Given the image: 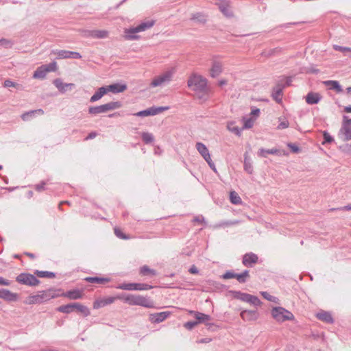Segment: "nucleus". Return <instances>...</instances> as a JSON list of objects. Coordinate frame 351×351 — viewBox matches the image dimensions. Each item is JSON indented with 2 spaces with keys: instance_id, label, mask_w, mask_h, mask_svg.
Returning a JSON list of instances; mask_svg holds the SVG:
<instances>
[{
  "instance_id": "obj_1",
  "label": "nucleus",
  "mask_w": 351,
  "mask_h": 351,
  "mask_svg": "<svg viewBox=\"0 0 351 351\" xmlns=\"http://www.w3.org/2000/svg\"><path fill=\"white\" fill-rule=\"evenodd\" d=\"M188 86L194 92L196 97L202 101L208 99L210 89L207 84V80L200 75L193 74L188 80Z\"/></svg>"
},
{
  "instance_id": "obj_2",
  "label": "nucleus",
  "mask_w": 351,
  "mask_h": 351,
  "mask_svg": "<svg viewBox=\"0 0 351 351\" xmlns=\"http://www.w3.org/2000/svg\"><path fill=\"white\" fill-rule=\"evenodd\" d=\"M118 299L123 300L130 305H138L145 308H154V302L148 297L140 295L128 294L117 296Z\"/></svg>"
},
{
  "instance_id": "obj_3",
  "label": "nucleus",
  "mask_w": 351,
  "mask_h": 351,
  "mask_svg": "<svg viewBox=\"0 0 351 351\" xmlns=\"http://www.w3.org/2000/svg\"><path fill=\"white\" fill-rule=\"evenodd\" d=\"M154 23L155 21L149 20L141 23L136 27L125 28L123 31V38L128 40H138L140 36L138 34L150 29L154 26Z\"/></svg>"
},
{
  "instance_id": "obj_4",
  "label": "nucleus",
  "mask_w": 351,
  "mask_h": 351,
  "mask_svg": "<svg viewBox=\"0 0 351 351\" xmlns=\"http://www.w3.org/2000/svg\"><path fill=\"white\" fill-rule=\"evenodd\" d=\"M121 106L120 101H111L101 106L90 107L88 112L91 114H98L120 108Z\"/></svg>"
},
{
  "instance_id": "obj_5",
  "label": "nucleus",
  "mask_w": 351,
  "mask_h": 351,
  "mask_svg": "<svg viewBox=\"0 0 351 351\" xmlns=\"http://www.w3.org/2000/svg\"><path fill=\"white\" fill-rule=\"evenodd\" d=\"M271 316L277 322H284L294 319L293 314L282 307H274L271 309Z\"/></svg>"
},
{
  "instance_id": "obj_6",
  "label": "nucleus",
  "mask_w": 351,
  "mask_h": 351,
  "mask_svg": "<svg viewBox=\"0 0 351 351\" xmlns=\"http://www.w3.org/2000/svg\"><path fill=\"white\" fill-rule=\"evenodd\" d=\"M232 297L255 306H260L262 302L258 297L241 291H231Z\"/></svg>"
},
{
  "instance_id": "obj_7",
  "label": "nucleus",
  "mask_w": 351,
  "mask_h": 351,
  "mask_svg": "<svg viewBox=\"0 0 351 351\" xmlns=\"http://www.w3.org/2000/svg\"><path fill=\"white\" fill-rule=\"evenodd\" d=\"M173 71H165L160 75L156 76L152 81L150 86L152 87H157L165 84L171 81L173 76Z\"/></svg>"
},
{
  "instance_id": "obj_8",
  "label": "nucleus",
  "mask_w": 351,
  "mask_h": 351,
  "mask_svg": "<svg viewBox=\"0 0 351 351\" xmlns=\"http://www.w3.org/2000/svg\"><path fill=\"white\" fill-rule=\"evenodd\" d=\"M169 106H160V107H155L152 106L151 108H147V110L139 111L135 113L134 115L136 117H148V116H154L158 114H160L165 111H167L169 109Z\"/></svg>"
},
{
  "instance_id": "obj_9",
  "label": "nucleus",
  "mask_w": 351,
  "mask_h": 351,
  "mask_svg": "<svg viewBox=\"0 0 351 351\" xmlns=\"http://www.w3.org/2000/svg\"><path fill=\"white\" fill-rule=\"evenodd\" d=\"M49 298L50 296L47 292L42 291L38 294L28 296L24 302L27 304H40Z\"/></svg>"
},
{
  "instance_id": "obj_10",
  "label": "nucleus",
  "mask_w": 351,
  "mask_h": 351,
  "mask_svg": "<svg viewBox=\"0 0 351 351\" xmlns=\"http://www.w3.org/2000/svg\"><path fill=\"white\" fill-rule=\"evenodd\" d=\"M16 281L21 284L35 286L38 284V279L32 274H21L16 277Z\"/></svg>"
},
{
  "instance_id": "obj_11",
  "label": "nucleus",
  "mask_w": 351,
  "mask_h": 351,
  "mask_svg": "<svg viewBox=\"0 0 351 351\" xmlns=\"http://www.w3.org/2000/svg\"><path fill=\"white\" fill-rule=\"evenodd\" d=\"M58 58L65 59V58H76L80 59L82 58L81 55L75 51H70L67 50H58L53 52Z\"/></svg>"
},
{
  "instance_id": "obj_12",
  "label": "nucleus",
  "mask_w": 351,
  "mask_h": 351,
  "mask_svg": "<svg viewBox=\"0 0 351 351\" xmlns=\"http://www.w3.org/2000/svg\"><path fill=\"white\" fill-rule=\"evenodd\" d=\"M220 11L226 16H232L233 12L230 9L229 1L227 0H218L216 3Z\"/></svg>"
},
{
  "instance_id": "obj_13",
  "label": "nucleus",
  "mask_w": 351,
  "mask_h": 351,
  "mask_svg": "<svg viewBox=\"0 0 351 351\" xmlns=\"http://www.w3.org/2000/svg\"><path fill=\"white\" fill-rule=\"evenodd\" d=\"M0 298L8 302H14L18 300V295L8 289H0Z\"/></svg>"
},
{
  "instance_id": "obj_14",
  "label": "nucleus",
  "mask_w": 351,
  "mask_h": 351,
  "mask_svg": "<svg viewBox=\"0 0 351 351\" xmlns=\"http://www.w3.org/2000/svg\"><path fill=\"white\" fill-rule=\"evenodd\" d=\"M170 315L168 311L156 313L149 315V321L152 323H160Z\"/></svg>"
},
{
  "instance_id": "obj_15",
  "label": "nucleus",
  "mask_w": 351,
  "mask_h": 351,
  "mask_svg": "<svg viewBox=\"0 0 351 351\" xmlns=\"http://www.w3.org/2000/svg\"><path fill=\"white\" fill-rule=\"evenodd\" d=\"M240 316L245 321H254L258 318V313L254 310H244L241 312Z\"/></svg>"
},
{
  "instance_id": "obj_16",
  "label": "nucleus",
  "mask_w": 351,
  "mask_h": 351,
  "mask_svg": "<svg viewBox=\"0 0 351 351\" xmlns=\"http://www.w3.org/2000/svg\"><path fill=\"white\" fill-rule=\"evenodd\" d=\"M116 299H118L117 297H108L106 298L98 299L94 302L93 308L98 309L99 308L104 307L108 304L113 303Z\"/></svg>"
},
{
  "instance_id": "obj_17",
  "label": "nucleus",
  "mask_w": 351,
  "mask_h": 351,
  "mask_svg": "<svg viewBox=\"0 0 351 351\" xmlns=\"http://www.w3.org/2000/svg\"><path fill=\"white\" fill-rule=\"evenodd\" d=\"M189 313L191 315H193L195 319H197V322L198 324L200 323H206L207 322L211 319L210 317L208 315H206L202 313H199L194 311H189Z\"/></svg>"
},
{
  "instance_id": "obj_18",
  "label": "nucleus",
  "mask_w": 351,
  "mask_h": 351,
  "mask_svg": "<svg viewBox=\"0 0 351 351\" xmlns=\"http://www.w3.org/2000/svg\"><path fill=\"white\" fill-rule=\"evenodd\" d=\"M222 70H223L222 64L220 62L214 61L213 62L212 66L210 69V75L213 77H216L222 72Z\"/></svg>"
},
{
  "instance_id": "obj_19",
  "label": "nucleus",
  "mask_w": 351,
  "mask_h": 351,
  "mask_svg": "<svg viewBox=\"0 0 351 351\" xmlns=\"http://www.w3.org/2000/svg\"><path fill=\"white\" fill-rule=\"evenodd\" d=\"M107 91L112 92L113 93H119L125 91L127 88L125 84H114L109 86H106Z\"/></svg>"
},
{
  "instance_id": "obj_20",
  "label": "nucleus",
  "mask_w": 351,
  "mask_h": 351,
  "mask_svg": "<svg viewBox=\"0 0 351 351\" xmlns=\"http://www.w3.org/2000/svg\"><path fill=\"white\" fill-rule=\"evenodd\" d=\"M258 261V256L253 253L247 254L243 256V263L245 266H252V264H254Z\"/></svg>"
},
{
  "instance_id": "obj_21",
  "label": "nucleus",
  "mask_w": 351,
  "mask_h": 351,
  "mask_svg": "<svg viewBox=\"0 0 351 351\" xmlns=\"http://www.w3.org/2000/svg\"><path fill=\"white\" fill-rule=\"evenodd\" d=\"M47 73L46 65H42L34 71L33 77L35 79H43Z\"/></svg>"
},
{
  "instance_id": "obj_22",
  "label": "nucleus",
  "mask_w": 351,
  "mask_h": 351,
  "mask_svg": "<svg viewBox=\"0 0 351 351\" xmlns=\"http://www.w3.org/2000/svg\"><path fill=\"white\" fill-rule=\"evenodd\" d=\"M321 99L319 93H309L306 97V101L308 104H317Z\"/></svg>"
},
{
  "instance_id": "obj_23",
  "label": "nucleus",
  "mask_w": 351,
  "mask_h": 351,
  "mask_svg": "<svg viewBox=\"0 0 351 351\" xmlns=\"http://www.w3.org/2000/svg\"><path fill=\"white\" fill-rule=\"evenodd\" d=\"M108 93L106 86H103L99 88L95 94L90 97V101L91 102H95L99 99H100L104 95Z\"/></svg>"
},
{
  "instance_id": "obj_24",
  "label": "nucleus",
  "mask_w": 351,
  "mask_h": 351,
  "mask_svg": "<svg viewBox=\"0 0 351 351\" xmlns=\"http://www.w3.org/2000/svg\"><path fill=\"white\" fill-rule=\"evenodd\" d=\"M350 123H346L343 120V126L341 128V132L344 135L345 139L346 140H351V127L350 126Z\"/></svg>"
},
{
  "instance_id": "obj_25",
  "label": "nucleus",
  "mask_w": 351,
  "mask_h": 351,
  "mask_svg": "<svg viewBox=\"0 0 351 351\" xmlns=\"http://www.w3.org/2000/svg\"><path fill=\"white\" fill-rule=\"evenodd\" d=\"M317 317L322 320V321H324L325 322H327V323H332L333 322V319L331 316V315L328 313V312H326V311H322V312H319L317 314Z\"/></svg>"
},
{
  "instance_id": "obj_26",
  "label": "nucleus",
  "mask_w": 351,
  "mask_h": 351,
  "mask_svg": "<svg viewBox=\"0 0 351 351\" xmlns=\"http://www.w3.org/2000/svg\"><path fill=\"white\" fill-rule=\"evenodd\" d=\"M324 84L326 86H330V89H334L337 93L342 92V88L340 86L339 83L337 81L335 80H328L324 82Z\"/></svg>"
},
{
  "instance_id": "obj_27",
  "label": "nucleus",
  "mask_w": 351,
  "mask_h": 351,
  "mask_svg": "<svg viewBox=\"0 0 351 351\" xmlns=\"http://www.w3.org/2000/svg\"><path fill=\"white\" fill-rule=\"evenodd\" d=\"M53 84L56 86V88L61 92H64L66 90V88L73 86V84H64L61 80L56 79L53 81Z\"/></svg>"
},
{
  "instance_id": "obj_28",
  "label": "nucleus",
  "mask_w": 351,
  "mask_h": 351,
  "mask_svg": "<svg viewBox=\"0 0 351 351\" xmlns=\"http://www.w3.org/2000/svg\"><path fill=\"white\" fill-rule=\"evenodd\" d=\"M75 310L80 312L84 317H86L90 315L89 309L86 306L80 303H74V311Z\"/></svg>"
},
{
  "instance_id": "obj_29",
  "label": "nucleus",
  "mask_w": 351,
  "mask_h": 351,
  "mask_svg": "<svg viewBox=\"0 0 351 351\" xmlns=\"http://www.w3.org/2000/svg\"><path fill=\"white\" fill-rule=\"evenodd\" d=\"M91 36L96 38H104L108 36V32L106 30H94Z\"/></svg>"
},
{
  "instance_id": "obj_30",
  "label": "nucleus",
  "mask_w": 351,
  "mask_h": 351,
  "mask_svg": "<svg viewBox=\"0 0 351 351\" xmlns=\"http://www.w3.org/2000/svg\"><path fill=\"white\" fill-rule=\"evenodd\" d=\"M230 200L233 204H241V199L238 195V193L235 191H231L230 193Z\"/></svg>"
},
{
  "instance_id": "obj_31",
  "label": "nucleus",
  "mask_w": 351,
  "mask_h": 351,
  "mask_svg": "<svg viewBox=\"0 0 351 351\" xmlns=\"http://www.w3.org/2000/svg\"><path fill=\"white\" fill-rule=\"evenodd\" d=\"M239 223H240V221H238V220L225 221H221V222L215 225V228H225V227H228V226H234V225L238 224Z\"/></svg>"
},
{
  "instance_id": "obj_32",
  "label": "nucleus",
  "mask_w": 351,
  "mask_h": 351,
  "mask_svg": "<svg viewBox=\"0 0 351 351\" xmlns=\"http://www.w3.org/2000/svg\"><path fill=\"white\" fill-rule=\"evenodd\" d=\"M58 311L64 313H70L74 311V303L60 306Z\"/></svg>"
},
{
  "instance_id": "obj_33",
  "label": "nucleus",
  "mask_w": 351,
  "mask_h": 351,
  "mask_svg": "<svg viewBox=\"0 0 351 351\" xmlns=\"http://www.w3.org/2000/svg\"><path fill=\"white\" fill-rule=\"evenodd\" d=\"M35 114H43L44 111L42 109H38L36 110H32L27 112H25L21 115V118L24 121H27L29 118V117H32V115H34Z\"/></svg>"
},
{
  "instance_id": "obj_34",
  "label": "nucleus",
  "mask_w": 351,
  "mask_h": 351,
  "mask_svg": "<svg viewBox=\"0 0 351 351\" xmlns=\"http://www.w3.org/2000/svg\"><path fill=\"white\" fill-rule=\"evenodd\" d=\"M86 280L87 282H89L91 283H99V284H102V283L109 281V280L107 278H98V277H88L86 278Z\"/></svg>"
},
{
  "instance_id": "obj_35",
  "label": "nucleus",
  "mask_w": 351,
  "mask_h": 351,
  "mask_svg": "<svg viewBox=\"0 0 351 351\" xmlns=\"http://www.w3.org/2000/svg\"><path fill=\"white\" fill-rule=\"evenodd\" d=\"M227 128L229 131L234 133L237 135L241 134V129L239 127H237L233 122L228 123Z\"/></svg>"
},
{
  "instance_id": "obj_36",
  "label": "nucleus",
  "mask_w": 351,
  "mask_h": 351,
  "mask_svg": "<svg viewBox=\"0 0 351 351\" xmlns=\"http://www.w3.org/2000/svg\"><path fill=\"white\" fill-rule=\"evenodd\" d=\"M248 277L249 271L247 270L244 271L241 274H237L236 275V278L239 282H245Z\"/></svg>"
},
{
  "instance_id": "obj_37",
  "label": "nucleus",
  "mask_w": 351,
  "mask_h": 351,
  "mask_svg": "<svg viewBox=\"0 0 351 351\" xmlns=\"http://www.w3.org/2000/svg\"><path fill=\"white\" fill-rule=\"evenodd\" d=\"M141 137L145 143H150L153 142L154 139L153 134L149 132H143Z\"/></svg>"
},
{
  "instance_id": "obj_38",
  "label": "nucleus",
  "mask_w": 351,
  "mask_h": 351,
  "mask_svg": "<svg viewBox=\"0 0 351 351\" xmlns=\"http://www.w3.org/2000/svg\"><path fill=\"white\" fill-rule=\"evenodd\" d=\"M66 296L70 299L76 300L82 297V293L79 291H71L66 293Z\"/></svg>"
},
{
  "instance_id": "obj_39",
  "label": "nucleus",
  "mask_w": 351,
  "mask_h": 351,
  "mask_svg": "<svg viewBox=\"0 0 351 351\" xmlns=\"http://www.w3.org/2000/svg\"><path fill=\"white\" fill-rule=\"evenodd\" d=\"M244 169L248 173H252L253 171L251 160L248 157L245 158Z\"/></svg>"
},
{
  "instance_id": "obj_40",
  "label": "nucleus",
  "mask_w": 351,
  "mask_h": 351,
  "mask_svg": "<svg viewBox=\"0 0 351 351\" xmlns=\"http://www.w3.org/2000/svg\"><path fill=\"white\" fill-rule=\"evenodd\" d=\"M117 288L123 290H135V283H123L119 285Z\"/></svg>"
},
{
  "instance_id": "obj_41",
  "label": "nucleus",
  "mask_w": 351,
  "mask_h": 351,
  "mask_svg": "<svg viewBox=\"0 0 351 351\" xmlns=\"http://www.w3.org/2000/svg\"><path fill=\"white\" fill-rule=\"evenodd\" d=\"M256 119L251 117L249 119H243V128H251L253 127Z\"/></svg>"
},
{
  "instance_id": "obj_42",
  "label": "nucleus",
  "mask_w": 351,
  "mask_h": 351,
  "mask_svg": "<svg viewBox=\"0 0 351 351\" xmlns=\"http://www.w3.org/2000/svg\"><path fill=\"white\" fill-rule=\"evenodd\" d=\"M152 288V286L143 283H135V290H149Z\"/></svg>"
},
{
  "instance_id": "obj_43",
  "label": "nucleus",
  "mask_w": 351,
  "mask_h": 351,
  "mask_svg": "<svg viewBox=\"0 0 351 351\" xmlns=\"http://www.w3.org/2000/svg\"><path fill=\"white\" fill-rule=\"evenodd\" d=\"M202 156H203L204 159L208 162L210 167L214 171L216 172V168H215L214 163L213 162V159L211 158V155H202Z\"/></svg>"
},
{
  "instance_id": "obj_44",
  "label": "nucleus",
  "mask_w": 351,
  "mask_h": 351,
  "mask_svg": "<svg viewBox=\"0 0 351 351\" xmlns=\"http://www.w3.org/2000/svg\"><path fill=\"white\" fill-rule=\"evenodd\" d=\"M37 275L40 278H53L55 274L49 271H37Z\"/></svg>"
},
{
  "instance_id": "obj_45",
  "label": "nucleus",
  "mask_w": 351,
  "mask_h": 351,
  "mask_svg": "<svg viewBox=\"0 0 351 351\" xmlns=\"http://www.w3.org/2000/svg\"><path fill=\"white\" fill-rule=\"evenodd\" d=\"M141 273L143 275H155V271L151 269H149L147 266H143L141 269Z\"/></svg>"
},
{
  "instance_id": "obj_46",
  "label": "nucleus",
  "mask_w": 351,
  "mask_h": 351,
  "mask_svg": "<svg viewBox=\"0 0 351 351\" xmlns=\"http://www.w3.org/2000/svg\"><path fill=\"white\" fill-rule=\"evenodd\" d=\"M196 148L199 154H206L208 152L206 147L201 143H197L196 144Z\"/></svg>"
},
{
  "instance_id": "obj_47",
  "label": "nucleus",
  "mask_w": 351,
  "mask_h": 351,
  "mask_svg": "<svg viewBox=\"0 0 351 351\" xmlns=\"http://www.w3.org/2000/svg\"><path fill=\"white\" fill-rule=\"evenodd\" d=\"M114 231L115 235L117 237H119V238H120L121 239H129V237H127L125 234H124L119 228H114Z\"/></svg>"
},
{
  "instance_id": "obj_48",
  "label": "nucleus",
  "mask_w": 351,
  "mask_h": 351,
  "mask_svg": "<svg viewBox=\"0 0 351 351\" xmlns=\"http://www.w3.org/2000/svg\"><path fill=\"white\" fill-rule=\"evenodd\" d=\"M47 73L50 71H56L57 70V64L56 62H51L46 65Z\"/></svg>"
},
{
  "instance_id": "obj_49",
  "label": "nucleus",
  "mask_w": 351,
  "mask_h": 351,
  "mask_svg": "<svg viewBox=\"0 0 351 351\" xmlns=\"http://www.w3.org/2000/svg\"><path fill=\"white\" fill-rule=\"evenodd\" d=\"M282 90L280 89L278 90L273 95L274 99L278 103L281 101L282 99Z\"/></svg>"
},
{
  "instance_id": "obj_50",
  "label": "nucleus",
  "mask_w": 351,
  "mask_h": 351,
  "mask_svg": "<svg viewBox=\"0 0 351 351\" xmlns=\"http://www.w3.org/2000/svg\"><path fill=\"white\" fill-rule=\"evenodd\" d=\"M198 324V322H188L184 324V326L188 329V330H191L193 329L195 326H196Z\"/></svg>"
},
{
  "instance_id": "obj_51",
  "label": "nucleus",
  "mask_w": 351,
  "mask_h": 351,
  "mask_svg": "<svg viewBox=\"0 0 351 351\" xmlns=\"http://www.w3.org/2000/svg\"><path fill=\"white\" fill-rule=\"evenodd\" d=\"M288 147L290 148V152L295 153L300 152V149L296 144L289 143Z\"/></svg>"
},
{
  "instance_id": "obj_52",
  "label": "nucleus",
  "mask_w": 351,
  "mask_h": 351,
  "mask_svg": "<svg viewBox=\"0 0 351 351\" xmlns=\"http://www.w3.org/2000/svg\"><path fill=\"white\" fill-rule=\"evenodd\" d=\"M261 295L266 300L271 301V302H275L276 298L269 295L267 292L263 291V292H261Z\"/></svg>"
},
{
  "instance_id": "obj_53",
  "label": "nucleus",
  "mask_w": 351,
  "mask_h": 351,
  "mask_svg": "<svg viewBox=\"0 0 351 351\" xmlns=\"http://www.w3.org/2000/svg\"><path fill=\"white\" fill-rule=\"evenodd\" d=\"M3 86H4V87H7V88H9V87L16 88L18 86V84L10 80H7L4 82Z\"/></svg>"
},
{
  "instance_id": "obj_54",
  "label": "nucleus",
  "mask_w": 351,
  "mask_h": 351,
  "mask_svg": "<svg viewBox=\"0 0 351 351\" xmlns=\"http://www.w3.org/2000/svg\"><path fill=\"white\" fill-rule=\"evenodd\" d=\"M341 210V211H349V210H351V204H348L347 206H342V207H339V208H331L330 210L331 211H333V210Z\"/></svg>"
},
{
  "instance_id": "obj_55",
  "label": "nucleus",
  "mask_w": 351,
  "mask_h": 351,
  "mask_svg": "<svg viewBox=\"0 0 351 351\" xmlns=\"http://www.w3.org/2000/svg\"><path fill=\"white\" fill-rule=\"evenodd\" d=\"M334 49L337 51H341L343 53H345L347 51L350 52V51H351V48H350V47H343L339 46V45H335Z\"/></svg>"
},
{
  "instance_id": "obj_56",
  "label": "nucleus",
  "mask_w": 351,
  "mask_h": 351,
  "mask_svg": "<svg viewBox=\"0 0 351 351\" xmlns=\"http://www.w3.org/2000/svg\"><path fill=\"white\" fill-rule=\"evenodd\" d=\"M237 274L231 272V271H227L223 275V278L224 279H230V278H236Z\"/></svg>"
},
{
  "instance_id": "obj_57",
  "label": "nucleus",
  "mask_w": 351,
  "mask_h": 351,
  "mask_svg": "<svg viewBox=\"0 0 351 351\" xmlns=\"http://www.w3.org/2000/svg\"><path fill=\"white\" fill-rule=\"evenodd\" d=\"M323 136H324V143H330V142H332L333 141V138L330 135V134H328L326 132H324Z\"/></svg>"
},
{
  "instance_id": "obj_58",
  "label": "nucleus",
  "mask_w": 351,
  "mask_h": 351,
  "mask_svg": "<svg viewBox=\"0 0 351 351\" xmlns=\"http://www.w3.org/2000/svg\"><path fill=\"white\" fill-rule=\"evenodd\" d=\"M46 184L45 182H41L40 184H38L35 186V189L38 191H42L45 190V186Z\"/></svg>"
},
{
  "instance_id": "obj_59",
  "label": "nucleus",
  "mask_w": 351,
  "mask_h": 351,
  "mask_svg": "<svg viewBox=\"0 0 351 351\" xmlns=\"http://www.w3.org/2000/svg\"><path fill=\"white\" fill-rule=\"evenodd\" d=\"M192 19L197 20L199 21H204V16L200 13H197L193 16Z\"/></svg>"
},
{
  "instance_id": "obj_60",
  "label": "nucleus",
  "mask_w": 351,
  "mask_h": 351,
  "mask_svg": "<svg viewBox=\"0 0 351 351\" xmlns=\"http://www.w3.org/2000/svg\"><path fill=\"white\" fill-rule=\"evenodd\" d=\"M289 122L287 121H282L279 125L278 126V129H285L289 127Z\"/></svg>"
},
{
  "instance_id": "obj_61",
  "label": "nucleus",
  "mask_w": 351,
  "mask_h": 351,
  "mask_svg": "<svg viewBox=\"0 0 351 351\" xmlns=\"http://www.w3.org/2000/svg\"><path fill=\"white\" fill-rule=\"evenodd\" d=\"M10 284L11 282L10 280H5L3 278L0 277V285L9 286L10 285Z\"/></svg>"
},
{
  "instance_id": "obj_62",
  "label": "nucleus",
  "mask_w": 351,
  "mask_h": 351,
  "mask_svg": "<svg viewBox=\"0 0 351 351\" xmlns=\"http://www.w3.org/2000/svg\"><path fill=\"white\" fill-rule=\"evenodd\" d=\"M259 114H260V110L258 108L254 109L251 112V115L252 116V117L255 118L256 119L259 116Z\"/></svg>"
},
{
  "instance_id": "obj_63",
  "label": "nucleus",
  "mask_w": 351,
  "mask_h": 351,
  "mask_svg": "<svg viewBox=\"0 0 351 351\" xmlns=\"http://www.w3.org/2000/svg\"><path fill=\"white\" fill-rule=\"evenodd\" d=\"M204 219L202 216H197L194 218L193 221L199 223H202L204 222Z\"/></svg>"
},
{
  "instance_id": "obj_64",
  "label": "nucleus",
  "mask_w": 351,
  "mask_h": 351,
  "mask_svg": "<svg viewBox=\"0 0 351 351\" xmlns=\"http://www.w3.org/2000/svg\"><path fill=\"white\" fill-rule=\"evenodd\" d=\"M189 272L192 274H196L198 273V269L195 265H193L189 269Z\"/></svg>"
}]
</instances>
